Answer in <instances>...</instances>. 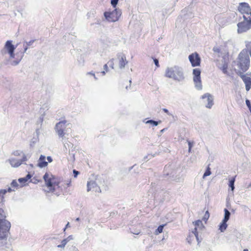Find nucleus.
<instances>
[{"instance_id": "nucleus-34", "label": "nucleus", "mask_w": 251, "mask_h": 251, "mask_svg": "<svg viewBox=\"0 0 251 251\" xmlns=\"http://www.w3.org/2000/svg\"><path fill=\"white\" fill-rule=\"evenodd\" d=\"M11 185L13 188H17L18 187L19 184L16 180H14L11 182Z\"/></svg>"}, {"instance_id": "nucleus-15", "label": "nucleus", "mask_w": 251, "mask_h": 251, "mask_svg": "<svg viewBox=\"0 0 251 251\" xmlns=\"http://www.w3.org/2000/svg\"><path fill=\"white\" fill-rule=\"evenodd\" d=\"M66 123V121L59 122L56 125L55 129L56 131L60 137H63L65 135L64 132L65 128V125Z\"/></svg>"}, {"instance_id": "nucleus-2", "label": "nucleus", "mask_w": 251, "mask_h": 251, "mask_svg": "<svg viewBox=\"0 0 251 251\" xmlns=\"http://www.w3.org/2000/svg\"><path fill=\"white\" fill-rule=\"evenodd\" d=\"M45 184L50 191L56 194L57 190L59 178L50 173H46L43 176Z\"/></svg>"}, {"instance_id": "nucleus-4", "label": "nucleus", "mask_w": 251, "mask_h": 251, "mask_svg": "<svg viewBox=\"0 0 251 251\" xmlns=\"http://www.w3.org/2000/svg\"><path fill=\"white\" fill-rule=\"evenodd\" d=\"M71 183L72 181L70 179L62 180L59 178L56 195L59 196L61 194H64V192H67V189L71 186Z\"/></svg>"}, {"instance_id": "nucleus-24", "label": "nucleus", "mask_w": 251, "mask_h": 251, "mask_svg": "<svg viewBox=\"0 0 251 251\" xmlns=\"http://www.w3.org/2000/svg\"><path fill=\"white\" fill-rule=\"evenodd\" d=\"M226 221H222V222L221 223L220 225L219 226V230L221 232H224L227 226V225L226 224Z\"/></svg>"}, {"instance_id": "nucleus-25", "label": "nucleus", "mask_w": 251, "mask_h": 251, "mask_svg": "<svg viewBox=\"0 0 251 251\" xmlns=\"http://www.w3.org/2000/svg\"><path fill=\"white\" fill-rule=\"evenodd\" d=\"M235 177L236 176H235L234 177L230 178L229 180V184H228V185L231 188V190L233 191L234 189V182L235 181Z\"/></svg>"}, {"instance_id": "nucleus-18", "label": "nucleus", "mask_w": 251, "mask_h": 251, "mask_svg": "<svg viewBox=\"0 0 251 251\" xmlns=\"http://www.w3.org/2000/svg\"><path fill=\"white\" fill-rule=\"evenodd\" d=\"M9 162L13 167H18L21 165L23 161L21 159L11 158L9 159Z\"/></svg>"}, {"instance_id": "nucleus-19", "label": "nucleus", "mask_w": 251, "mask_h": 251, "mask_svg": "<svg viewBox=\"0 0 251 251\" xmlns=\"http://www.w3.org/2000/svg\"><path fill=\"white\" fill-rule=\"evenodd\" d=\"M95 188H96V190L97 188L100 190V188L98 187L97 184L96 182L95 181L93 180H90L89 181H88L87 182V191H89Z\"/></svg>"}, {"instance_id": "nucleus-13", "label": "nucleus", "mask_w": 251, "mask_h": 251, "mask_svg": "<svg viewBox=\"0 0 251 251\" xmlns=\"http://www.w3.org/2000/svg\"><path fill=\"white\" fill-rule=\"evenodd\" d=\"M118 66L120 69H124L128 64L126 55L123 53H119L117 55Z\"/></svg>"}, {"instance_id": "nucleus-7", "label": "nucleus", "mask_w": 251, "mask_h": 251, "mask_svg": "<svg viewBox=\"0 0 251 251\" xmlns=\"http://www.w3.org/2000/svg\"><path fill=\"white\" fill-rule=\"evenodd\" d=\"M121 15V12L117 9L112 12H105L104 13L106 19L110 22H115L118 21Z\"/></svg>"}, {"instance_id": "nucleus-11", "label": "nucleus", "mask_w": 251, "mask_h": 251, "mask_svg": "<svg viewBox=\"0 0 251 251\" xmlns=\"http://www.w3.org/2000/svg\"><path fill=\"white\" fill-rule=\"evenodd\" d=\"M189 60L193 67L200 66L201 62V59L199 54L195 52L189 55Z\"/></svg>"}, {"instance_id": "nucleus-12", "label": "nucleus", "mask_w": 251, "mask_h": 251, "mask_svg": "<svg viewBox=\"0 0 251 251\" xmlns=\"http://www.w3.org/2000/svg\"><path fill=\"white\" fill-rule=\"evenodd\" d=\"M238 11L244 16L245 15H250L251 12V8L248 3L241 2L239 3L238 7Z\"/></svg>"}, {"instance_id": "nucleus-20", "label": "nucleus", "mask_w": 251, "mask_h": 251, "mask_svg": "<svg viewBox=\"0 0 251 251\" xmlns=\"http://www.w3.org/2000/svg\"><path fill=\"white\" fill-rule=\"evenodd\" d=\"M48 165V162L45 161V157L41 155L39 159L38 166L40 168L45 167Z\"/></svg>"}, {"instance_id": "nucleus-35", "label": "nucleus", "mask_w": 251, "mask_h": 251, "mask_svg": "<svg viewBox=\"0 0 251 251\" xmlns=\"http://www.w3.org/2000/svg\"><path fill=\"white\" fill-rule=\"evenodd\" d=\"M119 0H111V3L112 5L115 8Z\"/></svg>"}, {"instance_id": "nucleus-37", "label": "nucleus", "mask_w": 251, "mask_h": 251, "mask_svg": "<svg viewBox=\"0 0 251 251\" xmlns=\"http://www.w3.org/2000/svg\"><path fill=\"white\" fill-rule=\"evenodd\" d=\"M73 173L74 175V177H76L77 175L79 174V172L77 171H76L75 170H74L73 171Z\"/></svg>"}, {"instance_id": "nucleus-28", "label": "nucleus", "mask_w": 251, "mask_h": 251, "mask_svg": "<svg viewBox=\"0 0 251 251\" xmlns=\"http://www.w3.org/2000/svg\"><path fill=\"white\" fill-rule=\"evenodd\" d=\"M227 69H228V64L226 63L223 64V66L221 68V70L223 73L225 74H227Z\"/></svg>"}, {"instance_id": "nucleus-33", "label": "nucleus", "mask_w": 251, "mask_h": 251, "mask_svg": "<svg viewBox=\"0 0 251 251\" xmlns=\"http://www.w3.org/2000/svg\"><path fill=\"white\" fill-rule=\"evenodd\" d=\"M246 46L248 51L250 53V54H251V41L247 42Z\"/></svg>"}, {"instance_id": "nucleus-39", "label": "nucleus", "mask_w": 251, "mask_h": 251, "mask_svg": "<svg viewBox=\"0 0 251 251\" xmlns=\"http://www.w3.org/2000/svg\"><path fill=\"white\" fill-rule=\"evenodd\" d=\"M213 50L214 52H220L221 51V50L219 48H213Z\"/></svg>"}, {"instance_id": "nucleus-23", "label": "nucleus", "mask_w": 251, "mask_h": 251, "mask_svg": "<svg viewBox=\"0 0 251 251\" xmlns=\"http://www.w3.org/2000/svg\"><path fill=\"white\" fill-rule=\"evenodd\" d=\"M31 175L30 174H28L26 175V177L19 178L18 181L21 183V186H23L27 181V180L31 178Z\"/></svg>"}, {"instance_id": "nucleus-43", "label": "nucleus", "mask_w": 251, "mask_h": 251, "mask_svg": "<svg viewBox=\"0 0 251 251\" xmlns=\"http://www.w3.org/2000/svg\"><path fill=\"white\" fill-rule=\"evenodd\" d=\"M69 224V223H68V224H67V225H66V227L64 228V231L65 230V229H66V228L67 227V226H68Z\"/></svg>"}, {"instance_id": "nucleus-22", "label": "nucleus", "mask_w": 251, "mask_h": 251, "mask_svg": "<svg viewBox=\"0 0 251 251\" xmlns=\"http://www.w3.org/2000/svg\"><path fill=\"white\" fill-rule=\"evenodd\" d=\"M12 191V189L10 188H9L7 190L6 189H1L0 190V201L2 202L4 201V195L5 194L8 192H10Z\"/></svg>"}, {"instance_id": "nucleus-44", "label": "nucleus", "mask_w": 251, "mask_h": 251, "mask_svg": "<svg viewBox=\"0 0 251 251\" xmlns=\"http://www.w3.org/2000/svg\"><path fill=\"white\" fill-rule=\"evenodd\" d=\"M243 251H249L248 249H244Z\"/></svg>"}, {"instance_id": "nucleus-21", "label": "nucleus", "mask_w": 251, "mask_h": 251, "mask_svg": "<svg viewBox=\"0 0 251 251\" xmlns=\"http://www.w3.org/2000/svg\"><path fill=\"white\" fill-rule=\"evenodd\" d=\"M73 239V237L72 235L69 236L67 238L63 240L61 242V244L58 245L57 247L61 248H64L69 241Z\"/></svg>"}, {"instance_id": "nucleus-42", "label": "nucleus", "mask_w": 251, "mask_h": 251, "mask_svg": "<svg viewBox=\"0 0 251 251\" xmlns=\"http://www.w3.org/2000/svg\"><path fill=\"white\" fill-rule=\"evenodd\" d=\"M47 160H48V161H49V162H51L52 161V158H51V157H50V156H48V157H47Z\"/></svg>"}, {"instance_id": "nucleus-31", "label": "nucleus", "mask_w": 251, "mask_h": 251, "mask_svg": "<svg viewBox=\"0 0 251 251\" xmlns=\"http://www.w3.org/2000/svg\"><path fill=\"white\" fill-rule=\"evenodd\" d=\"M209 216H210V214H209V212L208 211H206L205 212V213L203 218H202V220L204 221L205 222V223H206L207 221L209 219Z\"/></svg>"}, {"instance_id": "nucleus-36", "label": "nucleus", "mask_w": 251, "mask_h": 251, "mask_svg": "<svg viewBox=\"0 0 251 251\" xmlns=\"http://www.w3.org/2000/svg\"><path fill=\"white\" fill-rule=\"evenodd\" d=\"M153 61H154L156 67H159V62H158V59H157L156 58H154Z\"/></svg>"}, {"instance_id": "nucleus-8", "label": "nucleus", "mask_w": 251, "mask_h": 251, "mask_svg": "<svg viewBox=\"0 0 251 251\" xmlns=\"http://www.w3.org/2000/svg\"><path fill=\"white\" fill-rule=\"evenodd\" d=\"M244 20L238 24V31L242 33L246 32L251 27V19L248 20L245 16H244Z\"/></svg>"}, {"instance_id": "nucleus-14", "label": "nucleus", "mask_w": 251, "mask_h": 251, "mask_svg": "<svg viewBox=\"0 0 251 251\" xmlns=\"http://www.w3.org/2000/svg\"><path fill=\"white\" fill-rule=\"evenodd\" d=\"M240 76L245 84L246 90L249 91L251 88V74H241Z\"/></svg>"}, {"instance_id": "nucleus-10", "label": "nucleus", "mask_w": 251, "mask_h": 251, "mask_svg": "<svg viewBox=\"0 0 251 251\" xmlns=\"http://www.w3.org/2000/svg\"><path fill=\"white\" fill-rule=\"evenodd\" d=\"M193 223L194 225L195 226V228H194V230L192 231L191 234H190L189 235L188 237L187 238V239L189 240V238L190 239L191 237H192L193 235H194L196 237V238H197V240H198L199 238H198V230L199 229H201L203 228H204V226L203 225L201 221L200 220H197V221L194 222Z\"/></svg>"}, {"instance_id": "nucleus-16", "label": "nucleus", "mask_w": 251, "mask_h": 251, "mask_svg": "<svg viewBox=\"0 0 251 251\" xmlns=\"http://www.w3.org/2000/svg\"><path fill=\"white\" fill-rule=\"evenodd\" d=\"M201 99H206L207 103L206 105V107L208 108H211L213 105V99L212 96L210 94L206 93L201 96Z\"/></svg>"}, {"instance_id": "nucleus-26", "label": "nucleus", "mask_w": 251, "mask_h": 251, "mask_svg": "<svg viewBox=\"0 0 251 251\" xmlns=\"http://www.w3.org/2000/svg\"><path fill=\"white\" fill-rule=\"evenodd\" d=\"M224 212H225V216H224V218L223 220L224 221L227 222L229 219L230 213L227 209H225Z\"/></svg>"}, {"instance_id": "nucleus-38", "label": "nucleus", "mask_w": 251, "mask_h": 251, "mask_svg": "<svg viewBox=\"0 0 251 251\" xmlns=\"http://www.w3.org/2000/svg\"><path fill=\"white\" fill-rule=\"evenodd\" d=\"M246 104L249 108L251 107V103H250V101L249 100H246Z\"/></svg>"}, {"instance_id": "nucleus-30", "label": "nucleus", "mask_w": 251, "mask_h": 251, "mask_svg": "<svg viewBox=\"0 0 251 251\" xmlns=\"http://www.w3.org/2000/svg\"><path fill=\"white\" fill-rule=\"evenodd\" d=\"M211 174V171H210V168L209 167V165L208 166L206 171L205 172L203 176V178H204L205 177L209 176Z\"/></svg>"}, {"instance_id": "nucleus-3", "label": "nucleus", "mask_w": 251, "mask_h": 251, "mask_svg": "<svg viewBox=\"0 0 251 251\" xmlns=\"http://www.w3.org/2000/svg\"><path fill=\"white\" fill-rule=\"evenodd\" d=\"M238 62L237 64L239 68L238 72L239 75L243 74L249 68L250 59L248 54H246L244 50L241 51L238 56Z\"/></svg>"}, {"instance_id": "nucleus-6", "label": "nucleus", "mask_w": 251, "mask_h": 251, "mask_svg": "<svg viewBox=\"0 0 251 251\" xmlns=\"http://www.w3.org/2000/svg\"><path fill=\"white\" fill-rule=\"evenodd\" d=\"M15 47L12 44V41L11 40L7 41L5 44L4 48L1 51L2 54L8 53L11 58H15V54L14 53Z\"/></svg>"}, {"instance_id": "nucleus-40", "label": "nucleus", "mask_w": 251, "mask_h": 251, "mask_svg": "<svg viewBox=\"0 0 251 251\" xmlns=\"http://www.w3.org/2000/svg\"><path fill=\"white\" fill-rule=\"evenodd\" d=\"M188 145H189V151L190 152L191 151V148L193 146V144L191 142H188Z\"/></svg>"}, {"instance_id": "nucleus-41", "label": "nucleus", "mask_w": 251, "mask_h": 251, "mask_svg": "<svg viewBox=\"0 0 251 251\" xmlns=\"http://www.w3.org/2000/svg\"><path fill=\"white\" fill-rule=\"evenodd\" d=\"M163 111L164 112H165L166 113H167V114H168V115H169V114H169V111H168V110L167 109H166V108H163Z\"/></svg>"}, {"instance_id": "nucleus-1", "label": "nucleus", "mask_w": 251, "mask_h": 251, "mask_svg": "<svg viewBox=\"0 0 251 251\" xmlns=\"http://www.w3.org/2000/svg\"><path fill=\"white\" fill-rule=\"evenodd\" d=\"M6 217L4 210L0 208V240L7 236L11 227V224Z\"/></svg>"}, {"instance_id": "nucleus-9", "label": "nucleus", "mask_w": 251, "mask_h": 251, "mask_svg": "<svg viewBox=\"0 0 251 251\" xmlns=\"http://www.w3.org/2000/svg\"><path fill=\"white\" fill-rule=\"evenodd\" d=\"M201 70L199 69H194L193 71V81L195 83V87L198 90L202 89V84L201 77Z\"/></svg>"}, {"instance_id": "nucleus-27", "label": "nucleus", "mask_w": 251, "mask_h": 251, "mask_svg": "<svg viewBox=\"0 0 251 251\" xmlns=\"http://www.w3.org/2000/svg\"><path fill=\"white\" fill-rule=\"evenodd\" d=\"M165 226V225L159 226L155 231V234L157 235L159 233H162L163 231V227Z\"/></svg>"}, {"instance_id": "nucleus-5", "label": "nucleus", "mask_w": 251, "mask_h": 251, "mask_svg": "<svg viewBox=\"0 0 251 251\" xmlns=\"http://www.w3.org/2000/svg\"><path fill=\"white\" fill-rule=\"evenodd\" d=\"M165 76L178 80L183 78L182 73L176 68H168L166 71Z\"/></svg>"}, {"instance_id": "nucleus-29", "label": "nucleus", "mask_w": 251, "mask_h": 251, "mask_svg": "<svg viewBox=\"0 0 251 251\" xmlns=\"http://www.w3.org/2000/svg\"><path fill=\"white\" fill-rule=\"evenodd\" d=\"M160 122H161V121H159V122H156V121H153L152 120H150L147 121L146 122V124H150L153 126H156L158 125V123H160Z\"/></svg>"}, {"instance_id": "nucleus-17", "label": "nucleus", "mask_w": 251, "mask_h": 251, "mask_svg": "<svg viewBox=\"0 0 251 251\" xmlns=\"http://www.w3.org/2000/svg\"><path fill=\"white\" fill-rule=\"evenodd\" d=\"M108 66L110 67L111 69H114V59H112L110 60L107 64H105L104 66V71L101 72V73L103 75H104L105 74L106 72H108L109 70L108 68Z\"/></svg>"}, {"instance_id": "nucleus-32", "label": "nucleus", "mask_w": 251, "mask_h": 251, "mask_svg": "<svg viewBox=\"0 0 251 251\" xmlns=\"http://www.w3.org/2000/svg\"><path fill=\"white\" fill-rule=\"evenodd\" d=\"M33 42H34L33 40L30 41L28 43H26L25 45V44L24 45V53L26 51V50H27L28 46L31 45L33 43Z\"/></svg>"}]
</instances>
